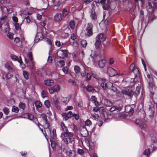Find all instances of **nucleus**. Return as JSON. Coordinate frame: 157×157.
Wrapping results in <instances>:
<instances>
[{"label":"nucleus","mask_w":157,"mask_h":157,"mask_svg":"<svg viewBox=\"0 0 157 157\" xmlns=\"http://www.w3.org/2000/svg\"><path fill=\"white\" fill-rule=\"evenodd\" d=\"M8 21V19L7 16L5 15L3 16H2L0 18V22L2 24L3 23H5L6 24L7 23Z\"/></svg>","instance_id":"25"},{"label":"nucleus","mask_w":157,"mask_h":157,"mask_svg":"<svg viewBox=\"0 0 157 157\" xmlns=\"http://www.w3.org/2000/svg\"><path fill=\"white\" fill-rule=\"evenodd\" d=\"M147 8L148 12H153L154 11V6H153L151 4L150 2H149L147 6Z\"/></svg>","instance_id":"27"},{"label":"nucleus","mask_w":157,"mask_h":157,"mask_svg":"<svg viewBox=\"0 0 157 157\" xmlns=\"http://www.w3.org/2000/svg\"><path fill=\"white\" fill-rule=\"evenodd\" d=\"M150 151L149 149H146L144 152V154L146 155H148L150 154Z\"/></svg>","instance_id":"48"},{"label":"nucleus","mask_w":157,"mask_h":157,"mask_svg":"<svg viewBox=\"0 0 157 157\" xmlns=\"http://www.w3.org/2000/svg\"><path fill=\"white\" fill-rule=\"evenodd\" d=\"M71 39L73 40H75L76 38V36L75 34L72 33L71 36Z\"/></svg>","instance_id":"59"},{"label":"nucleus","mask_w":157,"mask_h":157,"mask_svg":"<svg viewBox=\"0 0 157 157\" xmlns=\"http://www.w3.org/2000/svg\"><path fill=\"white\" fill-rule=\"evenodd\" d=\"M116 107L114 106L112 107L109 109V111L111 112H113L116 110Z\"/></svg>","instance_id":"64"},{"label":"nucleus","mask_w":157,"mask_h":157,"mask_svg":"<svg viewBox=\"0 0 157 157\" xmlns=\"http://www.w3.org/2000/svg\"><path fill=\"white\" fill-rule=\"evenodd\" d=\"M75 71L76 73H78L80 71V67L77 66H75L74 67Z\"/></svg>","instance_id":"42"},{"label":"nucleus","mask_w":157,"mask_h":157,"mask_svg":"<svg viewBox=\"0 0 157 157\" xmlns=\"http://www.w3.org/2000/svg\"><path fill=\"white\" fill-rule=\"evenodd\" d=\"M10 57L14 61H17L21 65L22 64V62L20 56L18 57L17 56L15 55L11 54Z\"/></svg>","instance_id":"16"},{"label":"nucleus","mask_w":157,"mask_h":157,"mask_svg":"<svg viewBox=\"0 0 157 157\" xmlns=\"http://www.w3.org/2000/svg\"><path fill=\"white\" fill-rule=\"evenodd\" d=\"M61 127L62 128V131L61 136H65L66 134L69 132L67 129V127L65 125V124L63 122H61L60 124Z\"/></svg>","instance_id":"11"},{"label":"nucleus","mask_w":157,"mask_h":157,"mask_svg":"<svg viewBox=\"0 0 157 157\" xmlns=\"http://www.w3.org/2000/svg\"><path fill=\"white\" fill-rule=\"evenodd\" d=\"M75 151L73 150L70 151L69 152V157H75Z\"/></svg>","instance_id":"33"},{"label":"nucleus","mask_w":157,"mask_h":157,"mask_svg":"<svg viewBox=\"0 0 157 157\" xmlns=\"http://www.w3.org/2000/svg\"><path fill=\"white\" fill-rule=\"evenodd\" d=\"M19 106L20 109L24 110L25 108V104L23 103H20L19 104Z\"/></svg>","instance_id":"37"},{"label":"nucleus","mask_w":157,"mask_h":157,"mask_svg":"<svg viewBox=\"0 0 157 157\" xmlns=\"http://www.w3.org/2000/svg\"><path fill=\"white\" fill-rule=\"evenodd\" d=\"M50 140L52 148L53 150L55 149L56 148L58 145L57 141L56 139H54V138H50Z\"/></svg>","instance_id":"13"},{"label":"nucleus","mask_w":157,"mask_h":157,"mask_svg":"<svg viewBox=\"0 0 157 157\" xmlns=\"http://www.w3.org/2000/svg\"><path fill=\"white\" fill-rule=\"evenodd\" d=\"M60 89V86L59 85H56L53 87L48 88L49 93L50 94H53L55 92H57Z\"/></svg>","instance_id":"7"},{"label":"nucleus","mask_w":157,"mask_h":157,"mask_svg":"<svg viewBox=\"0 0 157 157\" xmlns=\"http://www.w3.org/2000/svg\"><path fill=\"white\" fill-rule=\"evenodd\" d=\"M44 84L47 86L52 85L53 84V81L52 80L48 79L44 81Z\"/></svg>","instance_id":"28"},{"label":"nucleus","mask_w":157,"mask_h":157,"mask_svg":"<svg viewBox=\"0 0 157 157\" xmlns=\"http://www.w3.org/2000/svg\"><path fill=\"white\" fill-rule=\"evenodd\" d=\"M62 71L65 74H66L68 72V69L66 67H63L62 68Z\"/></svg>","instance_id":"56"},{"label":"nucleus","mask_w":157,"mask_h":157,"mask_svg":"<svg viewBox=\"0 0 157 157\" xmlns=\"http://www.w3.org/2000/svg\"><path fill=\"white\" fill-rule=\"evenodd\" d=\"M91 74L90 73H88L86 74V80H89L91 78Z\"/></svg>","instance_id":"52"},{"label":"nucleus","mask_w":157,"mask_h":157,"mask_svg":"<svg viewBox=\"0 0 157 157\" xmlns=\"http://www.w3.org/2000/svg\"><path fill=\"white\" fill-rule=\"evenodd\" d=\"M135 107L134 105H131L126 106L125 108V111L128 113L130 115H132L133 113V108Z\"/></svg>","instance_id":"8"},{"label":"nucleus","mask_w":157,"mask_h":157,"mask_svg":"<svg viewBox=\"0 0 157 157\" xmlns=\"http://www.w3.org/2000/svg\"><path fill=\"white\" fill-rule=\"evenodd\" d=\"M81 44L82 47H85L87 45V43L86 40H82L81 41Z\"/></svg>","instance_id":"39"},{"label":"nucleus","mask_w":157,"mask_h":157,"mask_svg":"<svg viewBox=\"0 0 157 157\" xmlns=\"http://www.w3.org/2000/svg\"><path fill=\"white\" fill-rule=\"evenodd\" d=\"M114 62L115 61L114 59L113 58H110L109 59V63L110 65H112L114 64Z\"/></svg>","instance_id":"61"},{"label":"nucleus","mask_w":157,"mask_h":157,"mask_svg":"<svg viewBox=\"0 0 157 157\" xmlns=\"http://www.w3.org/2000/svg\"><path fill=\"white\" fill-rule=\"evenodd\" d=\"M91 17L93 20H94L96 18L97 16L95 12L94 11H92L91 14Z\"/></svg>","instance_id":"38"},{"label":"nucleus","mask_w":157,"mask_h":157,"mask_svg":"<svg viewBox=\"0 0 157 157\" xmlns=\"http://www.w3.org/2000/svg\"><path fill=\"white\" fill-rule=\"evenodd\" d=\"M107 73L111 77L114 76L119 74L118 71L110 67L107 68Z\"/></svg>","instance_id":"6"},{"label":"nucleus","mask_w":157,"mask_h":157,"mask_svg":"<svg viewBox=\"0 0 157 157\" xmlns=\"http://www.w3.org/2000/svg\"><path fill=\"white\" fill-rule=\"evenodd\" d=\"M106 63V61L105 59H101L98 61V64L100 67L102 68L104 67Z\"/></svg>","instance_id":"26"},{"label":"nucleus","mask_w":157,"mask_h":157,"mask_svg":"<svg viewBox=\"0 0 157 157\" xmlns=\"http://www.w3.org/2000/svg\"><path fill=\"white\" fill-rule=\"evenodd\" d=\"M68 13V12L66 9H63L62 10V14L63 17H66Z\"/></svg>","instance_id":"40"},{"label":"nucleus","mask_w":157,"mask_h":157,"mask_svg":"<svg viewBox=\"0 0 157 157\" xmlns=\"http://www.w3.org/2000/svg\"><path fill=\"white\" fill-rule=\"evenodd\" d=\"M26 22L27 23H29L31 22V19L29 16H27L25 17Z\"/></svg>","instance_id":"63"},{"label":"nucleus","mask_w":157,"mask_h":157,"mask_svg":"<svg viewBox=\"0 0 157 157\" xmlns=\"http://www.w3.org/2000/svg\"><path fill=\"white\" fill-rule=\"evenodd\" d=\"M62 115L63 117V119L64 120H67L69 118L67 117V116L66 113H62Z\"/></svg>","instance_id":"45"},{"label":"nucleus","mask_w":157,"mask_h":157,"mask_svg":"<svg viewBox=\"0 0 157 157\" xmlns=\"http://www.w3.org/2000/svg\"><path fill=\"white\" fill-rule=\"evenodd\" d=\"M96 3H100L102 5V7L104 9L106 10L108 9L109 7V4L108 0H94Z\"/></svg>","instance_id":"3"},{"label":"nucleus","mask_w":157,"mask_h":157,"mask_svg":"<svg viewBox=\"0 0 157 157\" xmlns=\"http://www.w3.org/2000/svg\"><path fill=\"white\" fill-rule=\"evenodd\" d=\"M102 41L103 44L105 47L108 46L109 44V40L106 37H104Z\"/></svg>","instance_id":"30"},{"label":"nucleus","mask_w":157,"mask_h":157,"mask_svg":"<svg viewBox=\"0 0 157 157\" xmlns=\"http://www.w3.org/2000/svg\"><path fill=\"white\" fill-rule=\"evenodd\" d=\"M140 87L139 86H137L136 88V90L135 91V93L136 94L139 93H140Z\"/></svg>","instance_id":"62"},{"label":"nucleus","mask_w":157,"mask_h":157,"mask_svg":"<svg viewBox=\"0 0 157 157\" xmlns=\"http://www.w3.org/2000/svg\"><path fill=\"white\" fill-rule=\"evenodd\" d=\"M62 52H63V56L67 57L68 56V54L67 53V50H62Z\"/></svg>","instance_id":"53"},{"label":"nucleus","mask_w":157,"mask_h":157,"mask_svg":"<svg viewBox=\"0 0 157 157\" xmlns=\"http://www.w3.org/2000/svg\"><path fill=\"white\" fill-rule=\"evenodd\" d=\"M88 26L86 29L87 31V35L88 36H91L93 34L92 31V25L91 23H89L88 24Z\"/></svg>","instance_id":"14"},{"label":"nucleus","mask_w":157,"mask_h":157,"mask_svg":"<svg viewBox=\"0 0 157 157\" xmlns=\"http://www.w3.org/2000/svg\"><path fill=\"white\" fill-rule=\"evenodd\" d=\"M66 134L64 136H61V137L64 141V143L67 144L69 143H71L72 141H74V138L73 137V134L71 132H69L66 133Z\"/></svg>","instance_id":"1"},{"label":"nucleus","mask_w":157,"mask_h":157,"mask_svg":"<svg viewBox=\"0 0 157 157\" xmlns=\"http://www.w3.org/2000/svg\"><path fill=\"white\" fill-rule=\"evenodd\" d=\"M69 25L72 29H74L75 27V23L73 21H71L69 23Z\"/></svg>","instance_id":"32"},{"label":"nucleus","mask_w":157,"mask_h":157,"mask_svg":"<svg viewBox=\"0 0 157 157\" xmlns=\"http://www.w3.org/2000/svg\"><path fill=\"white\" fill-rule=\"evenodd\" d=\"M156 145H157V141L155 140L154 141V144H153L151 145V147H153V150L155 149V147Z\"/></svg>","instance_id":"60"},{"label":"nucleus","mask_w":157,"mask_h":157,"mask_svg":"<svg viewBox=\"0 0 157 157\" xmlns=\"http://www.w3.org/2000/svg\"><path fill=\"white\" fill-rule=\"evenodd\" d=\"M135 123L141 128H145L147 127L146 124L142 120L139 119H136L135 121Z\"/></svg>","instance_id":"12"},{"label":"nucleus","mask_w":157,"mask_h":157,"mask_svg":"<svg viewBox=\"0 0 157 157\" xmlns=\"http://www.w3.org/2000/svg\"><path fill=\"white\" fill-rule=\"evenodd\" d=\"M14 25L16 30H19L21 29V25H20L19 23H15L14 24Z\"/></svg>","instance_id":"36"},{"label":"nucleus","mask_w":157,"mask_h":157,"mask_svg":"<svg viewBox=\"0 0 157 157\" xmlns=\"http://www.w3.org/2000/svg\"><path fill=\"white\" fill-rule=\"evenodd\" d=\"M69 97L63 98L61 99V101L65 103H67L70 100Z\"/></svg>","instance_id":"31"},{"label":"nucleus","mask_w":157,"mask_h":157,"mask_svg":"<svg viewBox=\"0 0 157 157\" xmlns=\"http://www.w3.org/2000/svg\"><path fill=\"white\" fill-rule=\"evenodd\" d=\"M28 56L30 60L32 62L33 61V57L32 53L31 52H29L28 53Z\"/></svg>","instance_id":"46"},{"label":"nucleus","mask_w":157,"mask_h":157,"mask_svg":"<svg viewBox=\"0 0 157 157\" xmlns=\"http://www.w3.org/2000/svg\"><path fill=\"white\" fill-rule=\"evenodd\" d=\"M19 109L17 107L13 106L12 108V111L15 113H17L19 111Z\"/></svg>","instance_id":"43"},{"label":"nucleus","mask_w":157,"mask_h":157,"mask_svg":"<svg viewBox=\"0 0 157 157\" xmlns=\"http://www.w3.org/2000/svg\"><path fill=\"white\" fill-rule=\"evenodd\" d=\"M12 63L10 62H6L5 64V67L9 71H13L12 69Z\"/></svg>","instance_id":"22"},{"label":"nucleus","mask_w":157,"mask_h":157,"mask_svg":"<svg viewBox=\"0 0 157 157\" xmlns=\"http://www.w3.org/2000/svg\"><path fill=\"white\" fill-rule=\"evenodd\" d=\"M44 104L45 106L48 108H49L50 106V102L48 100L45 101Z\"/></svg>","instance_id":"47"},{"label":"nucleus","mask_w":157,"mask_h":157,"mask_svg":"<svg viewBox=\"0 0 157 157\" xmlns=\"http://www.w3.org/2000/svg\"><path fill=\"white\" fill-rule=\"evenodd\" d=\"M66 113L67 116V117H68L69 118L73 117V114L71 111H70L67 113Z\"/></svg>","instance_id":"54"},{"label":"nucleus","mask_w":157,"mask_h":157,"mask_svg":"<svg viewBox=\"0 0 157 157\" xmlns=\"http://www.w3.org/2000/svg\"><path fill=\"white\" fill-rule=\"evenodd\" d=\"M13 71H9L6 75L5 73L4 75L5 77H6L7 79H10L13 76Z\"/></svg>","instance_id":"29"},{"label":"nucleus","mask_w":157,"mask_h":157,"mask_svg":"<svg viewBox=\"0 0 157 157\" xmlns=\"http://www.w3.org/2000/svg\"><path fill=\"white\" fill-rule=\"evenodd\" d=\"M113 83L110 82H109L107 83V88H108L109 89H110L112 86H113Z\"/></svg>","instance_id":"57"},{"label":"nucleus","mask_w":157,"mask_h":157,"mask_svg":"<svg viewBox=\"0 0 157 157\" xmlns=\"http://www.w3.org/2000/svg\"><path fill=\"white\" fill-rule=\"evenodd\" d=\"M86 90L89 92L95 93L96 92L95 89L91 86L88 85L86 87Z\"/></svg>","instance_id":"20"},{"label":"nucleus","mask_w":157,"mask_h":157,"mask_svg":"<svg viewBox=\"0 0 157 157\" xmlns=\"http://www.w3.org/2000/svg\"><path fill=\"white\" fill-rule=\"evenodd\" d=\"M23 75L25 78L26 79L28 78V75L26 71H23Z\"/></svg>","instance_id":"55"},{"label":"nucleus","mask_w":157,"mask_h":157,"mask_svg":"<svg viewBox=\"0 0 157 157\" xmlns=\"http://www.w3.org/2000/svg\"><path fill=\"white\" fill-rule=\"evenodd\" d=\"M104 105L107 107H110L113 105L112 103L109 100L106 98H105L104 99Z\"/></svg>","instance_id":"21"},{"label":"nucleus","mask_w":157,"mask_h":157,"mask_svg":"<svg viewBox=\"0 0 157 157\" xmlns=\"http://www.w3.org/2000/svg\"><path fill=\"white\" fill-rule=\"evenodd\" d=\"M41 116L43 120L45 122L44 125L46 128H48L49 130L50 127V123L48 121L46 115L44 113H42L41 114Z\"/></svg>","instance_id":"5"},{"label":"nucleus","mask_w":157,"mask_h":157,"mask_svg":"<svg viewBox=\"0 0 157 157\" xmlns=\"http://www.w3.org/2000/svg\"><path fill=\"white\" fill-rule=\"evenodd\" d=\"M129 70L133 72L136 76H137L139 74L138 70L135 67V65L132 63L130 66Z\"/></svg>","instance_id":"9"},{"label":"nucleus","mask_w":157,"mask_h":157,"mask_svg":"<svg viewBox=\"0 0 157 157\" xmlns=\"http://www.w3.org/2000/svg\"><path fill=\"white\" fill-rule=\"evenodd\" d=\"M53 101L55 106L58 109L60 108V102L57 97L55 96L53 98Z\"/></svg>","instance_id":"15"},{"label":"nucleus","mask_w":157,"mask_h":157,"mask_svg":"<svg viewBox=\"0 0 157 157\" xmlns=\"http://www.w3.org/2000/svg\"><path fill=\"white\" fill-rule=\"evenodd\" d=\"M13 33H9L7 36L10 39H12L13 38Z\"/></svg>","instance_id":"50"},{"label":"nucleus","mask_w":157,"mask_h":157,"mask_svg":"<svg viewBox=\"0 0 157 157\" xmlns=\"http://www.w3.org/2000/svg\"><path fill=\"white\" fill-rule=\"evenodd\" d=\"M122 93L123 94L126 95L130 97H132L134 94V92L132 90L128 89L123 90L122 91Z\"/></svg>","instance_id":"10"},{"label":"nucleus","mask_w":157,"mask_h":157,"mask_svg":"<svg viewBox=\"0 0 157 157\" xmlns=\"http://www.w3.org/2000/svg\"><path fill=\"white\" fill-rule=\"evenodd\" d=\"M92 124L91 121L89 120H87L85 122V126H89Z\"/></svg>","instance_id":"41"},{"label":"nucleus","mask_w":157,"mask_h":157,"mask_svg":"<svg viewBox=\"0 0 157 157\" xmlns=\"http://www.w3.org/2000/svg\"><path fill=\"white\" fill-rule=\"evenodd\" d=\"M25 116L27 117V118L30 120H32L33 119V116L31 114L27 113L26 114Z\"/></svg>","instance_id":"35"},{"label":"nucleus","mask_w":157,"mask_h":157,"mask_svg":"<svg viewBox=\"0 0 157 157\" xmlns=\"http://www.w3.org/2000/svg\"><path fill=\"white\" fill-rule=\"evenodd\" d=\"M41 95L42 97L45 98L47 97V92L44 90H43L41 93Z\"/></svg>","instance_id":"44"},{"label":"nucleus","mask_w":157,"mask_h":157,"mask_svg":"<svg viewBox=\"0 0 157 157\" xmlns=\"http://www.w3.org/2000/svg\"><path fill=\"white\" fill-rule=\"evenodd\" d=\"M52 133L53 134V136H51L50 137V138H54V139H56V130L55 129H53L52 130Z\"/></svg>","instance_id":"51"},{"label":"nucleus","mask_w":157,"mask_h":157,"mask_svg":"<svg viewBox=\"0 0 157 157\" xmlns=\"http://www.w3.org/2000/svg\"><path fill=\"white\" fill-rule=\"evenodd\" d=\"M90 56L93 59H98L100 58V56L98 55V53L96 52H94L90 55Z\"/></svg>","instance_id":"23"},{"label":"nucleus","mask_w":157,"mask_h":157,"mask_svg":"<svg viewBox=\"0 0 157 157\" xmlns=\"http://www.w3.org/2000/svg\"><path fill=\"white\" fill-rule=\"evenodd\" d=\"M56 65V66L62 67L65 64V62L61 57L57 56L55 59Z\"/></svg>","instance_id":"4"},{"label":"nucleus","mask_w":157,"mask_h":157,"mask_svg":"<svg viewBox=\"0 0 157 157\" xmlns=\"http://www.w3.org/2000/svg\"><path fill=\"white\" fill-rule=\"evenodd\" d=\"M104 35L102 33H100L96 37V41L95 45L96 48H99L102 41L104 38Z\"/></svg>","instance_id":"2"},{"label":"nucleus","mask_w":157,"mask_h":157,"mask_svg":"<svg viewBox=\"0 0 157 157\" xmlns=\"http://www.w3.org/2000/svg\"><path fill=\"white\" fill-rule=\"evenodd\" d=\"M62 16L61 13H58L54 16V20L56 21H59L62 19Z\"/></svg>","instance_id":"18"},{"label":"nucleus","mask_w":157,"mask_h":157,"mask_svg":"<svg viewBox=\"0 0 157 157\" xmlns=\"http://www.w3.org/2000/svg\"><path fill=\"white\" fill-rule=\"evenodd\" d=\"M35 105L37 108H39L41 107L42 104L40 102L37 101L35 102Z\"/></svg>","instance_id":"34"},{"label":"nucleus","mask_w":157,"mask_h":157,"mask_svg":"<svg viewBox=\"0 0 157 157\" xmlns=\"http://www.w3.org/2000/svg\"><path fill=\"white\" fill-rule=\"evenodd\" d=\"M78 153L80 155H82L84 153V151L82 149H78Z\"/></svg>","instance_id":"58"},{"label":"nucleus","mask_w":157,"mask_h":157,"mask_svg":"<svg viewBox=\"0 0 157 157\" xmlns=\"http://www.w3.org/2000/svg\"><path fill=\"white\" fill-rule=\"evenodd\" d=\"M0 8L2 12L6 13H10L12 10L11 9H8L7 8L4 6H1Z\"/></svg>","instance_id":"19"},{"label":"nucleus","mask_w":157,"mask_h":157,"mask_svg":"<svg viewBox=\"0 0 157 157\" xmlns=\"http://www.w3.org/2000/svg\"><path fill=\"white\" fill-rule=\"evenodd\" d=\"M43 38V36L41 33H38L35 38L36 42H38L39 40H42Z\"/></svg>","instance_id":"17"},{"label":"nucleus","mask_w":157,"mask_h":157,"mask_svg":"<svg viewBox=\"0 0 157 157\" xmlns=\"http://www.w3.org/2000/svg\"><path fill=\"white\" fill-rule=\"evenodd\" d=\"M3 111L6 115H8L9 112V109L7 108H4L3 109Z\"/></svg>","instance_id":"49"},{"label":"nucleus","mask_w":157,"mask_h":157,"mask_svg":"<svg viewBox=\"0 0 157 157\" xmlns=\"http://www.w3.org/2000/svg\"><path fill=\"white\" fill-rule=\"evenodd\" d=\"M105 78H102V82L101 84V86L104 90H106L107 89V83L105 82Z\"/></svg>","instance_id":"24"}]
</instances>
